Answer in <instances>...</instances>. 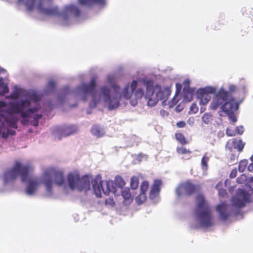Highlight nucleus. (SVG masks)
I'll return each mask as SVG.
<instances>
[{
  "instance_id": "f257e3e1",
  "label": "nucleus",
  "mask_w": 253,
  "mask_h": 253,
  "mask_svg": "<svg viewBox=\"0 0 253 253\" xmlns=\"http://www.w3.org/2000/svg\"><path fill=\"white\" fill-rule=\"evenodd\" d=\"M18 3L24 5L29 11L36 8L39 13L45 15H61L65 21L69 20L72 17H79L81 13L80 8L73 4L65 5L63 11L60 13L58 7L53 5V0H18Z\"/></svg>"
},
{
  "instance_id": "f03ea898",
  "label": "nucleus",
  "mask_w": 253,
  "mask_h": 253,
  "mask_svg": "<svg viewBox=\"0 0 253 253\" xmlns=\"http://www.w3.org/2000/svg\"><path fill=\"white\" fill-rule=\"evenodd\" d=\"M41 97L36 93L28 94L26 99L19 102H11L8 104L6 112L10 114H20L23 120L21 124L26 125L28 124L29 118L31 114L38 111L41 108L39 103Z\"/></svg>"
},
{
  "instance_id": "7ed1b4c3",
  "label": "nucleus",
  "mask_w": 253,
  "mask_h": 253,
  "mask_svg": "<svg viewBox=\"0 0 253 253\" xmlns=\"http://www.w3.org/2000/svg\"><path fill=\"white\" fill-rule=\"evenodd\" d=\"M107 81L111 84L114 90V93L111 95L110 88L105 85H103L100 87L99 97L96 98V96L94 95L93 97L98 101V103L101 100H103L108 104L109 110H113L117 108L121 104H125L126 102L122 100L121 95H119L118 90L120 87L114 82L113 77L111 76H108Z\"/></svg>"
},
{
  "instance_id": "20e7f679",
  "label": "nucleus",
  "mask_w": 253,
  "mask_h": 253,
  "mask_svg": "<svg viewBox=\"0 0 253 253\" xmlns=\"http://www.w3.org/2000/svg\"><path fill=\"white\" fill-rule=\"evenodd\" d=\"M146 86L145 100L149 106H154L157 104L159 100L166 101L170 95V91L168 88H162L159 85L155 86L157 89L156 97L154 95V83L152 80H148L144 82Z\"/></svg>"
},
{
  "instance_id": "39448f33",
  "label": "nucleus",
  "mask_w": 253,
  "mask_h": 253,
  "mask_svg": "<svg viewBox=\"0 0 253 253\" xmlns=\"http://www.w3.org/2000/svg\"><path fill=\"white\" fill-rule=\"evenodd\" d=\"M33 169V168L32 166L23 165L20 162L16 161L13 167L5 173V181L7 182L14 180L19 175L21 180L23 182H25L28 179L29 174Z\"/></svg>"
},
{
  "instance_id": "423d86ee",
  "label": "nucleus",
  "mask_w": 253,
  "mask_h": 253,
  "mask_svg": "<svg viewBox=\"0 0 253 253\" xmlns=\"http://www.w3.org/2000/svg\"><path fill=\"white\" fill-rule=\"evenodd\" d=\"M55 184L62 186L65 183V178L63 171L54 169H50L44 171L42 179V182L46 187L47 192L51 193L52 189V178Z\"/></svg>"
},
{
  "instance_id": "0eeeda50",
  "label": "nucleus",
  "mask_w": 253,
  "mask_h": 253,
  "mask_svg": "<svg viewBox=\"0 0 253 253\" xmlns=\"http://www.w3.org/2000/svg\"><path fill=\"white\" fill-rule=\"evenodd\" d=\"M197 209L203 211L199 213V218L200 219L202 226L208 227L213 225L211 211L209 206L206 203L204 196L202 194H199L196 197Z\"/></svg>"
},
{
  "instance_id": "6e6552de",
  "label": "nucleus",
  "mask_w": 253,
  "mask_h": 253,
  "mask_svg": "<svg viewBox=\"0 0 253 253\" xmlns=\"http://www.w3.org/2000/svg\"><path fill=\"white\" fill-rule=\"evenodd\" d=\"M69 186L72 190L77 189L79 191H86L90 189L89 178L87 176L81 177L78 171L69 173L67 176Z\"/></svg>"
},
{
  "instance_id": "1a4fd4ad",
  "label": "nucleus",
  "mask_w": 253,
  "mask_h": 253,
  "mask_svg": "<svg viewBox=\"0 0 253 253\" xmlns=\"http://www.w3.org/2000/svg\"><path fill=\"white\" fill-rule=\"evenodd\" d=\"M228 89V91L223 88L219 89L211 104V109L216 110L225 102L228 101L231 98H234L232 97L231 94L237 91L236 86L233 84L230 85Z\"/></svg>"
},
{
  "instance_id": "9d476101",
  "label": "nucleus",
  "mask_w": 253,
  "mask_h": 253,
  "mask_svg": "<svg viewBox=\"0 0 253 253\" xmlns=\"http://www.w3.org/2000/svg\"><path fill=\"white\" fill-rule=\"evenodd\" d=\"M239 108V104L235 98H231L228 101H226L221 105V110L219 115L223 116L222 112H224L233 122L237 121V118L234 114V111L237 110Z\"/></svg>"
},
{
  "instance_id": "9b49d317",
  "label": "nucleus",
  "mask_w": 253,
  "mask_h": 253,
  "mask_svg": "<svg viewBox=\"0 0 253 253\" xmlns=\"http://www.w3.org/2000/svg\"><path fill=\"white\" fill-rule=\"evenodd\" d=\"M200 189L199 185L194 184L190 181H186L179 185L176 189V193L178 196H191L198 191Z\"/></svg>"
},
{
  "instance_id": "f8f14e48",
  "label": "nucleus",
  "mask_w": 253,
  "mask_h": 253,
  "mask_svg": "<svg viewBox=\"0 0 253 253\" xmlns=\"http://www.w3.org/2000/svg\"><path fill=\"white\" fill-rule=\"evenodd\" d=\"M250 202L248 192L242 189H238L235 196L232 198V205L240 208L244 207L246 203Z\"/></svg>"
},
{
  "instance_id": "ddd939ff",
  "label": "nucleus",
  "mask_w": 253,
  "mask_h": 253,
  "mask_svg": "<svg viewBox=\"0 0 253 253\" xmlns=\"http://www.w3.org/2000/svg\"><path fill=\"white\" fill-rule=\"evenodd\" d=\"M96 86V82L94 79H92L88 84H83L80 87L81 91L84 94H90L92 96V101L94 103L95 106L98 103V101L94 98V95L96 96V98L99 97L100 93V88L99 91L95 90Z\"/></svg>"
},
{
  "instance_id": "4468645a",
  "label": "nucleus",
  "mask_w": 253,
  "mask_h": 253,
  "mask_svg": "<svg viewBox=\"0 0 253 253\" xmlns=\"http://www.w3.org/2000/svg\"><path fill=\"white\" fill-rule=\"evenodd\" d=\"M137 82L135 80L132 81L131 84H127L123 88L121 93L119 95H121L122 100H128L130 99L134 91L136 88Z\"/></svg>"
},
{
  "instance_id": "2eb2a0df",
  "label": "nucleus",
  "mask_w": 253,
  "mask_h": 253,
  "mask_svg": "<svg viewBox=\"0 0 253 253\" xmlns=\"http://www.w3.org/2000/svg\"><path fill=\"white\" fill-rule=\"evenodd\" d=\"M103 181H98L97 180L95 179L92 182V187L94 192L97 197H101V192L104 193V194L108 195L111 191L109 188V183L108 182L106 183V189L105 190L103 187Z\"/></svg>"
},
{
  "instance_id": "dca6fc26",
  "label": "nucleus",
  "mask_w": 253,
  "mask_h": 253,
  "mask_svg": "<svg viewBox=\"0 0 253 253\" xmlns=\"http://www.w3.org/2000/svg\"><path fill=\"white\" fill-rule=\"evenodd\" d=\"M214 92V89L211 87H207L203 88H200L197 92V96L200 98L201 103L205 105L208 103L211 99L210 93Z\"/></svg>"
},
{
  "instance_id": "f3484780",
  "label": "nucleus",
  "mask_w": 253,
  "mask_h": 253,
  "mask_svg": "<svg viewBox=\"0 0 253 253\" xmlns=\"http://www.w3.org/2000/svg\"><path fill=\"white\" fill-rule=\"evenodd\" d=\"M75 131V130L73 126H65L58 127L56 129L55 132L59 135V139H60L61 137L68 136L73 134Z\"/></svg>"
},
{
  "instance_id": "a211bd4d",
  "label": "nucleus",
  "mask_w": 253,
  "mask_h": 253,
  "mask_svg": "<svg viewBox=\"0 0 253 253\" xmlns=\"http://www.w3.org/2000/svg\"><path fill=\"white\" fill-rule=\"evenodd\" d=\"M190 83V81L188 79L185 80L183 82L184 87L183 91L184 99L188 101H190L192 99L194 92V89L189 87Z\"/></svg>"
},
{
  "instance_id": "6ab92c4d",
  "label": "nucleus",
  "mask_w": 253,
  "mask_h": 253,
  "mask_svg": "<svg viewBox=\"0 0 253 253\" xmlns=\"http://www.w3.org/2000/svg\"><path fill=\"white\" fill-rule=\"evenodd\" d=\"M162 184V182L161 180L156 179L154 180L149 192V198L151 199H154L159 195Z\"/></svg>"
},
{
  "instance_id": "aec40b11",
  "label": "nucleus",
  "mask_w": 253,
  "mask_h": 253,
  "mask_svg": "<svg viewBox=\"0 0 253 253\" xmlns=\"http://www.w3.org/2000/svg\"><path fill=\"white\" fill-rule=\"evenodd\" d=\"M216 211L219 213L220 218L223 220H227L231 214L228 211V205L224 203L218 205L216 207Z\"/></svg>"
},
{
  "instance_id": "412c9836",
  "label": "nucleus",
  "mask_w": 253,
  "mask_h": 253,
  "mask_svg": "<svg viewBox=\"0 0 253 253\" xmlns=\"http://www.w3.org/2000/svg\"><path fill=\"white\" fill-rule=\"evenodd\" d=\"M17 120L15 118L5 119L4 121L0 120V128H17Z\"/></svg>"
},
{
  "instance_id": "4be33fe9",
  "label": "nucleus",
  "mask_w": 253,
  "mask_h": 253,
  "mask_svg": "<svg viewBox=\"0 0 253 253\" xmlns=\"http://www.w3.org/2000/svg\"><path fill=\"white\" fill-rule=\"evenodd\" d=\"M39 185L38 179L33 178L28 181L26 193L28 195L33 194L37 190Z\"/></svg>"
},
{
  "instance_id": "5701e85b",
  "label": "nucleus",
  "mask_w": 253,
  "mask_h": 253,
  "mask_svg": "<svg viewBox=\"0 0 253 253\" xmlns=\"http://www.w3.org/2000/svg\"><path fill=\"white\" fill-rule=\"evenodd\" d=\"M134 99L130 100V103L131 105L134 106L137 105L138 100L141 99L143 97L145 99V95L144 90L141 88H138L135 89L133 92Z\"/></svg>"
},
{
  "instance_id": "b1692460",
  "label": "nucleus",
  "mask_w": 253,
  "mask_h": 253,
  "mask_svg": "<svg viewBox=\"0 0 253 253\" xmlns=\"http://www.w3.org/2000/svg\"><path fill=\"white\" fill-rule=\"evenodd\" d=\"M79 3L82 5H85L89 6L94 4L99 5H104L105 3V0H78Z\"/></svg>"
},
{
  "instance_id": "393cba45",
  "label": "nucleus",
  "mask_w": 253,
  "mask_h": 253,
  "mask_svg": "<svg viewBox=\"0 0 253 253\" xmlns=\"http://www.w3.org/2000/svg\"><path fill=\"white\" fill-rule=\"evenodd\" d=\"M230 143L234 148L237 149L239 152L242 151L245 146V143L242 140H237L235 138L228 141V144H230Z\"/></svg>"
},
{
  "instance_id": "a878e982",
  "label": "nucleus",
  "mask_w": 253,
  "mask_h": 253,
  "mask_svg": "<svg viewBox=\"0 0 253 253\" xmlns=\"http://www.w3.org/2000/svg\"><path fill=\"white\" fill-rule=\"evenodd\" d=\"M121 193L122 196L124 199V203L126 205L130 204L132 202V199L131 197V194L129 188L123 189L122 190Z\"/></svg>"
},
{
  "instance_id": "bb28decb",
  "label": "nucleus",
  "mask_w": 253,
  "mask_h": 253,
  "mask_svg": "<svg viewBox=\"0 0 253 253\" xmlns=\"http://www.w3.org/2000/svg\"><path fill=\"white\" fill-rule=\"evenodd\" d=\"M15 134V131L10 129V128H0V135L1 134L2 137L4 139L7 138L9 135H14Z\"/></svg>"
},
{
  "instance_id": "cd10ccee",
  "label": "nucleus",
  "mask_w": 253,
  "mask_h": 253,
  "mask_svg": "<svg viewBox=\"0 0 253 253\" xmlns=\"http://www.w3.org/2000/svg\"><path fill=\"white\" fill-rule=\"evenodd\" d=\"M91 133L97 137L102 136L103 134V130L97 125H94L91 129Z\"/></svg>"
},
{
  "instance_id": "c85d7f7f",
  "label": "nucleus",
  "mask_w": 253,
  "mask_h": 253,
  "mask_svg": "<svg viewBox=\"0 0 253 253\" xmlns=\"http://www.w3.org/2000/svg\"><path fill=\"white\" fill-rule=\"evenodd\" d=\"M175 138L176 140L182 145H185L188 143L187 140H186L184 135L180 133H175Z\"/></svg>"
},
{
  "instance_id": "c756f323",
  "label": "nucleus",
  "mask_w": 253,
  "mask_h": 253,
  "mask_svg": "<svg viewBox=\"0 0 253 253\" xmlns=\"http://www.w3.org/2000/svg\"><path fill=\"white\" fill-rule=\"evenodd\" d=\"M176 152L180 155H189L191 154L192 152L189 149H186L185 147H177L176 148Z\"/></svg>"
},
{
  "instance_id": "7c9ffc66",
  "label": "nucleus",
  "mask_w": 253,
  "mask_h": 253,
  "mask_svg": "<svg viewBox=\"0 0 253 253\" xmlns=\"http://www.w3.org/2000/svg\"><path fill=\"white\" fill-rule=\"evenodd\" d=\"M139 186V178L135 176H132L130 180V186L132 189H136Z\"/></svg>"
},
{
  "instance_id": "2f4dec72",
  "label": "nucleus",
  "mask_w": 253,
  "mask_h": 253,
  "mask_svg": "<svg viewBox=\"0 0 253 253\" xmlns=\"http://www.w3.org/2000/svg\"><path fill=\"white\" fill-rule=\"evenodd\" d=\"M147 199L146 193H140L136 198V202L138 205L143 203Z\"/></svg>"
},
{
  "instance_id": "473e14b6",
  "label": "nucleus",
  "mask_w": 253,
  "mask_h": 253,
  "mask_svg": "<svg viewBox=\"0 0 253 253\" xmlns=\"http://www.w3.org/2000/svg\"><path fill=\"white\" fill-rule=\"evenodd\" d=\"M202 120L203 122L205 124H209L212 120V116L210 113H206L203 116Z\"/></svg>"
},
{
  "instance_id": "72a5a7b5",
  "label": "nucleus",
  "mask_w": 253,
  "mask_h": 253,
  "mask_svg": "<svg viewBox=\"0 0 253 253\" xmlns=\"http://www.w3.org/2000/svg\"><path fill=\"white\" fill-rule=\"evenodd\" d=\"M42 117V114L35 115L34 119L30 121L31 125L34 126H37L39 125V120L41 119Z\"/></svg>"
},
{
  "instance_id": "f704fd0d",
  "label": "nucleus",
  "mask_w": 253,
  "mask_h": 253,
  "mask_svg": "<svg viewBox=\"0 0 253 253\" xmlns=\"http://www.w3.org/2000/svg\"><path fill=\"white\" fill-rule=\"evenodd\" d=\"M248 165V161L247 160H241L239 164L238 169L240 172H243Z\"/></svg>"
},
{
  "instance_id": "c9c22d12",
  "label": "nucleus",
  "mask_w": 253,
  "mask_h": 253,
  "mask_svg": "<svg viewBox=\"0 0 253 253\" xmlns=\"http://www.w3.org/2000/svg\"><path fill=\"white\" fill-rule=\"evenodd\" d=\"M209 160V157L206 156L205 155L202 158L201 160V166L203 169L207 170L208 169V162Z\"/></svg>"
},
{
  "instance_id": "e433bc0d",
  "label": "nucleus",
  "mask_w": 253,
  "mask_h": 253,
  "mask_svg": "<svg viewBox=\"0 0 253 253\" xmlns=\"http://www.w3.org/2000/svg\"><path fill=\"white\" fill-rule=\"evenodd\" d=\"M149 185V182L147 181H143L140 185L141 193H146Z\"/></svg>"
},
{
  "instance_id": "4c0bfd02",
  "label": "nucleus",
  "mask_w": 253,
  "mask_h": 253,
  "mask_svg": "<svg viewBox=\"0 0 253 253\" xmlns=\"http://www.w3.org/2000/svg\"><path fill=\"white\" fill-rule=\"evenodd\" d=\"M199 110V108L197 106V105H196V103H192V104L191 105V107H190V110L189 111V114H196V113L198 112Z\"/></svg>"
},
{
  "instance_id": "58836bf2",
  "label": "nucleus",
  "mask_w": 253,
  "mask_h": 253,
  "mask_svg": "<svg viewBox=\"0 0 253 253\" xmlns=\"http://www.w3.org/2000/svg\"><path fill=\"white\" fill-rule=\"evenodd\" d=\"M9 91V88L7 84L0 86V95H3Z\"/></svg>"
},
{
  "instance_id": "ea45409f",
  "label": "nucleus",
  "mask_w": 253,
  "mask_h": 253,
  "mask_svg": "<svg viewBox=\"0 0 253 253\" xmlns=\"http://www.w3.org/2000/svg\"><path fill=\"white\" fill-rule=\"evenodd\" d=\"M116 181L118 184V185L121 187L124 186L126 184V182L121 176H119L118 178H117Z\"/></svg>"
},
{
  "instance_id": "a19ab883",
  "label": "nucleus",
  "mask_w": 253,
  "mask_h": 253,
  "mask_svg": "<svg viewBox=\"0 0 253 253\" xmlns=\"http://www.w3.org/2000/svg\"><path fill=\"white\" fill-rule=\"evenodd\" d=\"M246 180V176L245 174H242L237 178V182L239 184H242L245 182Z\"/></svg>"
},
{
  "instance_id": "79ce46f5",
  "label": "nucleus",
  "mask_w": 253,
  "mask_h": 253,
  "mask_svg": "<svg viewBox=\"0 0 253 253\" xmlns=\"http://www.w3.org/2000/svg\"><path fill=\"white\" fill-rule=\"evenodd\" d=\"M105 204L111 207H114L115 205L113 199L110 197L107 198L105 200Z\"/></svg>"
},
{
  "instance_id": "37998d69",
  "label": "nucleus",
  "mask_w": 253,
  "mask_h": 253,
  "mask_svg": "<svg viewBox=\"0 0 253 253\" xmlns=\"http://www.w3.org/2000/svg\"><path fill=\"white\" fill-rule=\"evenodd\" d=\"M226 134L229 136H233L236 135L235 130L232 128H227L226 131Z\"/></svg>"
},
{
  "instance_id": "c03bdc74",
  "label": "nucleus",
  "mask_w": 253,
  "mask_h": 253,
  "mask_svg": "<svg viewBox=\"0 0 253 253\" xmlns=\"http://www.w3.org/2000/svg\"><path fill=\"white\" fill-rule=\"evenodd\" d=\"M179 99L177 98V97L174 96L173 97V98L171 99V100L169 102V106L170 107H172L175 105L178 102Z\"/></svg>"
},
{
  "instance_id": "a18cd8bd",
  "label": "nucleus",
  "mask_w": 253,
  "mask_h": 253,
  "mask_svg": "<svg viewBox=\"0 0 253 253\" xmlns=\"http://www.w3.org/2000/svg\"><path fill=\"white\" fill-rule=\"evenodd\" d=\"M244 131V127L242 126H238L236 127L235 132L239 135H241Z\"/></svg>"
},
{
  "instance_id": "49530a36",
  "label": "nucleus",
  "mask_w": 253,
  "mask_h": 253,
  "mask_svg": "<svg viewBox=\"0 0 253 253\" xmlns=\"http://www.w3.org/2000/svg\"><path fill=\"white\" fill-rule=\"evenodd\" d=\"M237 174V171L236 169H233L230 172V177L231 178H235Z\"/></svg>"
},
{
  "instance_id": "de8ad7c7",
  "label": "nucleus",
  "mask_w": 253,
  "mask_h": 253,
  "mask_svg": "<svg viewBox=\"0 0 253 253\" xmlns=\"http://www.w3.org/2000/svg\"><path fill=\"white\" fill-rule=\"evenodd\" d=\"M176 126L179 128L184 127L186 126V123L184 121H180L177 123Z\"/></svg>"
},
{
  "instance_id": "09e8293b",
  "label": "nucleus",
  "mask_w": 253,
  "mask_h": 253,
  "mask_svg": "<svg viewBox=\"0 0 253 253\" xmlns=\"http://www.w3.org/2000/svg\"><path fill=\"white\" fill-rule=\"evenodd\" d=\"M219 195H220L222 197H224L225 195L227 194L226 190L225 189H220L219 190Z\"/></svg>"
},
{
  "instance_id": "8fccbe9b",
  "label": "nucleus",
  "mask_w": 253,
  "mask_h": 253,
  "mask_svg": "<svg viewBox=\"0 0 253 253\" xmlns=\"http://www.w3.org/2000/svg\"><path fill=\"white\" fill-rule=\"evenodd\" d=\"M6 103L4 101H0V109L6 107Z\"/></svg>"
},
{
  "instance_id": "3c124183",
  "label": "nucleus",
  "mask_w": 253,
  "mask_h": 253,
  "mask_svg": "<svg viewBox=\"0 0 253 253\" xmlns=\"http://www.w3.org/2000/svg\"><path fill=\"white\" fill-rule=\"evenodd\" d=\"M176 92H179L181 88V84H176Z\"/></svg>"
},
{
  "instance_id": "603ef678",
  "label": "nucleus",
  "mask_w": 253,
  "mask_h": 253,
  "mask_svg": "<svg viewBox=\"0 0 253 253\" xmlns=\"http://www.w3.org/2000/svg\"><path fill=\"white\" fill-rule=\"evenodd\" d=\"M248 169L250 171H252L253 170V164H251L248 166Z\"/></svg>"
},
{
  "instance_id": "864d4df0",
  "label": "nucleus",
  "mask_w": 253,
  "mask_h": 253,
  "mask_svg": "<svg viewBox=\"0 0 253 253\" xmlns=\"http://www.w3.org/2000/svg\"><path fill=\"white\" fill-rule=\"evenodd\" d=\"M10 97L12 98L16 99V98H17L18 97V94H16V93L11 94L10 95Z\"/></svg>"
},
{
  "instance_id": "5fc2aeb1",
  "label": "nucleus",
  "mask_w": 253,
  "mask_h": 253,
  "mask_svg": "<svg viewBox=\"0 0 253 253\" xmlns=\"http://www.w3.org/2000/svg\"><path fill=\"white\" fill-rule=\"evenodd\" d=\"M5 83L4 82V80L3 78H0V86L5 85Z\"/></svg>"
},
{
  "instance_id": "6e6d98bb",
  "label": "nucleus",
  "mask_w": 253,
  "mask_h": 253,
  "mask_svg": "<svg viewBox=\"0 0 253 253\" xmlns=\"http://www.w3.org/2000/svg\"><path fill=\"white\" fill-rule=\"evenodd\" d=\"M49 85L51 86H54V85H55V84L53 82L51 81V82H50L49 83Z\"/></svg>"
}]
</instances>
